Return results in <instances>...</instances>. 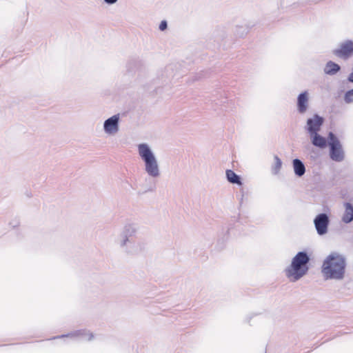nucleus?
Masks as SVG:
<instances>
[{
  "label": "nucleus",
  "mask_w": 353,
  "mask_h": 353,
  "mask_svg": "<svg viewBox=\"0 0 353 353\" xmlns=\"http://www.w3.org/2000/svg\"><path fill=\"white\" fill-rule=\"evenodd\" d=\"M347 266L346 258L338 252H332L323 261L321 272L327 279L341 281L345 277Z\"/></svg>",
  "instance_id": "obj_1"
},
{
  "label": "nucleus",
  "mask_w": 353,
  "mask_h": 353,
  "mask_svg": "<svg viewBox=\"0 0 353 353\" xmlns=\"http://www.w3.org/2000/svg\"><path fill=\"white\" fill-rule=\"evenodd\" d=\"M139 229L138 223L134 222H128L124 225L117 242L125 253L132 255L140 252L139 243L133 239Z\"/></svg>",
  "instance_id": "obj_2"
},
{
  "label": "nucleus",
  "mask_w": 353,
  "mask_h": 353,
  "mask_svg": "<svg viewBox=\"0 0 353 353\" xmlns=\"http://www.w3.org/2000/svg\"><path fill=\"white\" fill-rule=\"evenodd\" d=\"M310 256L306 252H299L291 264L285 270V274L290 282H296L306 275L309 270Z\"/></svg>",
  "instance_id": "obj_3"
},
{
  "label": "nucleus",
  "mask_w": 353,
  "mask_h": 353,
  "mask_svg": "<svg viewBox=\"0 0 353 353\" xmlns=\"http://www.w3.org/2000/svg\"><path fill=\"white\" fill-rule=\"evenodd\" d=\"M138 154L144 163V170L152 178H159L161 175L160 167L157 157L147 143L137 145Z\"/></svg>",
  "instance_id": "obj_4"
},
{
  "label": "nucleus",
  "mask_w": 353,
  "mask_h": 353,
  "mask_svg": "<svg viewBox=\"0 0 353 353\" xmlns=\"http://www.w3.org/2000/svg\"><path fill=\"white\" fill-rule=\"evenodd\" d=\"M330 157L332 160L341 162L344 159V152L337 137L332 132L328 134Z\"/></svg>",
  "instance_id": "obj_5"
},
{
  "label": "nucleus",
  "mask_w": 353,
  "mask_h": 353,
  "mask_svg": "<svg viewBox=\"0 0 353 353\" xmlns=\"http://www.w3.org/2000/svg\"><path fill=\"white\" fill-rule=\"evenodd\" d=\"M324 123L323 117L317 114L313 115L312 117L307 119L305 126V131L310 134L319 132L321 126Z\"/></svg>",
  "instance_id": "obj_6"
},
{
  "label": "nucleus",
  "mask_w": 353,
  "mask_h": 353,
  "mask_svg": "<svg viewBox=\"0 0 353 353\" xmlns=\"http://www.w3.org/2000/svg\"><path fill=\"white\" fill-rule=\"evenodd\" d=\"M119 114H114L105 120L103 130L108 135H115L119 131Z\"/></svg>",
  "instance_id": "obj_7"
},
{
  "label": "nucleus",
  "mask_w": 353,
  "mask_h": 353,
  "mask_svg": "<svg viewBox=\"0 0 353 353\" xmlns=\"http://www.w3.org/2000/svg\"><path fill=\"white\" fill-rule=\"evenodd\" d=\"M314 224L319 235H324L327 232L330 224V218L325 213L319 214L314 219Z\"/></svg>",
  "instance_id": "obj_8"
},
{
  "label": "nucleus",
  "mask_w": 353,
  "mask_h": 353,
  "mask_svg": "<svg viewBox=\"0 0 353 353\" xmlns=\"http://www.w3.org/2000/svg\"><path fill=\"white\" fill-rule=\"evenodd\" d=\"M334 54L339 57H347L353 53V41L347 40L341 44L339 49L333 51Z\"/></svg>",
  "instance_id": "obj_9"
},
{
  "label": "nucleus",
  "mask_w": 353,
  "mask_h": 353,
  "mask_svg": "<svg viewBox=\"0 0 353 353\" xmlns=\"http://www.w3.org/2000/svg\"><path fill=\"white\" fill-rule=\"evenodd\" d=\"M308 92L305 91L299 94L297 97V110L299 113L304 114L308 108Z\"/></svg>",
  "instance_id": "obj_10"
},
{
  "label": "nucleus",
  "mask_w": 353,
  "mask_h": 353,
  "mask_svg": "<svg viewBox=\"0 0 353 353\" xmlns=\"http://www.w3.org/2000/svg\"><path fill=\"white\" fill-rule=\"evenodd\" d=\"M70 337L74 339H79L81 340H87L90 341L93 338V334L87 332L86 330H77L69 333L66 335H61L57 336L56 338H62V337Z\"/></svg>",
  "instance_id": "obj_11"
},
{
  "label": "nucleus",
  "mask_w": 353,
  "mask_h": 353,
  "mask_svg": "<svg viewBox=\"0 0 353 353\" xmlns=\"http://www.w3.org/2000/svg\"><path fill=\"white\" fill-rule=\"evenodd\" d=\"M312 143L318 148H324L327 145V141L325 138L321 136L319 132L310 134Z\"/></svg>",
  "instance_id": "obj_12"
},
{
  "label": "nucleus",
  "mask_w": 353,
  "mask_h": 353,
  "mask_svg": "<svg viewBox=\"0 0 353 353\" xmlns=\"http://www.w3.org/2000/svg\"><path fill=\"white\" fill-rule=\"evenodd\" d=\"M292 166L294 174L297 176L301 177L305 173V166L300 159H294L292 161Z\"/></svg>",
  "instance_id": "obj_13"
},
{
  "label": "nucleus",
  "mask_w": 353,
  "mask_h": 353,
  "mask_svg": "<svg viewBox=\"0 0 353 353\" xmlns=\"http://www.w3.org/2000/svg\"><path fill=\"white\" fill-rule=\"evenodd\" d=\"M340 70H341V67L339 64H337L332 61H329L326 63V65L324 68V72L328 75H334Z\"/></svg>",
  "instance_id": "obj_14"
},
{
  "label": "nucleus",
  "mask_w": 353,
  "mask_h": 353,
  "mask_svg": "<svg viewBox=\"0 0 353 353\" xmlns=\"http://www.w3.org/2000/svg\"><path fill=\"white\" fill-rule=\"evenodd\" d=\"M345 206V210L342 221L345 223H349L353 221V205L350 203H346Z\"/></svg>",
  "instance_id": "obj_15"
},
{
  "label": "nucleus",
  "mask_w": 353,
  "mask_h": 353,
  "mask_svg": "<svg viewBox=\"0 0 353 353\" xmlns=\"http://www.w3.org/2000/svg\"><path fill=\"white\" fill-rule=\"evenodd\" d=\"M225 174L226 178L230 183L239 185H242L241 177L234 171L232 170H227Z\"/></svg>",
  "instance_id": "obj_16"
},
{
  "label": "nucleus",
  "mask_w": 353,
  "mask_h": 353,
  "mask_svg": "<svg viewBox=\"0 0 353 353\" xmlns=\"http://www.w3.org/2000/svg\"><path fill=\"white\" fill-rule=\"evenodd\" d=\"M274 163L272 166V172L273 174L276 175L280 172L282 166V161L278 156H274Z\"/></svg>",
  "instance_id": "obj_17"
},
{
  "label": "nucleus",
  "mask_w": 353,
  "mask_h": 353,
  "mask_svg": "<svg viewBox=\"0 0 353 353\" xmlns=\"http://www.w3.org/2000/svg\"><path fill=\"white\" fill-rule=\"evenodd\" d=\"M344 101L346 103H353V89L345 92Z\"/></svg>",
  "instance_id": "obj_18"
},
{
  "label": "nucleus",
  "mask_w": 353,
  "mask_h": 353,
  "mask_svg": "<svg viewBox=\"0 0 353 353\" xmlns=\"http://www.w3.org/2000/svg\"><path fill=\"white\" fill-rule=\"evenodd\" d=\"M172 70V65L168 66L165 68V76H166V78L170 79L171 77L173 76L172 72H171Z\"/></svg>",
  "instance_id": "obj_19"
},
{
  "label": "nucleus",
  "mask_w": 353,
  "mask_h": 353,
  "mask_svg": "<svg viewBox=\"0 0 353 353\" xmlns=\"http://www.w3.org/2000/svg\"><path fill=\"white\" fill-rule=\"evenodd\" d=\"M167 28H168V23H167V21H165V20L162 21L160 23V24H159V30H160L161 31H164L165 30H166V29H167Z\"/></svg>",
  "instance_id": "obj_20"
},
{
  "label": "nucleus",
  "mask_w": 353,
  "mask_h": 353,
  "mask_svg": "<svg viewBox=\"0 0 353 353\" xmlns=\"http://www.w3.org/2000/svg\"><path fill=\"white\" fill-rule=\"evenodd\" d=\"M103 1L106 3V4H108V5H112V4H114L116 3L118 0H103Z\"/></svg>",
  "instance_id": "obj_21"
},
{
  "label": "nucleus",
  "mask_w": 353,
  "mask_h": 353,
  "mask_svg": "<svg viewBox=\"0 0 353 353\" xmlns=\"http://www.w3.org/2000/svg\"><path fill=\"white\" fill-rule=\"evenodd\" d=\"M18 224H19L18 221H16V223H15V224L13 225V227H14H14H16L17 225H18Z\"/></svg>",
  "instance_id": "obj_22"
}]
</instances>
